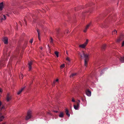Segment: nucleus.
<instances>
[{"mask_svg":"<svg viewBox=\"0 0 124 124\" xmlns=\"http://www.w3.org/2000/svg\"><path fill=\"white\" fill-rule=\"evenodd\" d=\"M78 54L81 59L85 58L84 65L86 67H87V62L89 59V55L85 54L83 51L79 53Z\"/></svg>","mask_w":124,"mask_h":124,"instance_id":"f257e3e1","label":"nucleus"},{"mask_svg":"<svg viewBox=\"0 0 124 124\" xmlns=\"http://www.w3.org/2000/svg\"><path fill=\"white\" fill-rule=\"evenodd\" d=\"M5 111V108L4 106L2 104V102L0 101V121H1L3 120V119L4 118V116H2V115H4V113L3 114L2 112Z\"/></svg>","mask_w":124,"mask_h":124,"instance_id":"f03ea898","label":"nucleus"},{"mask_svg":"<svg viewBox=\"0 0 124 124\" xmlns=\"http://www.w3.org/2000/svg\"><path fill=\"white\" fill-rule=\"evenodd\" d=\"M32 116L31 112L29 110L27 113V116H26L25 119L27 120L30 118Z\"/></svg>","mask_w":124,"mask_h":124,"instance_id":"7ed1b4c3","label":"nucleus"},{"mask_svg":"<svg viewBox=\"0 0 124 124\" xmlns=\"http://www.w3.org/2000/svg\"><path fill=\"white\" fill-rule=\"evenodd\" d=\"M124 34H121L120 36L116 40V42L117 43L119 42L121 40H122L124 38Z\"/></svg>","mask_w":124,"mask_h":124,"instance_id":"20e7f679","label":"nucleus"},{"mask_svg":"<svg viewBox=\"0 0 124 124\" xmlns=\"http://www.w3.org/2000/svg\"><path fill=\"white\" fill-rule=\"evenodd\" d=\"M108 23L105 22L102 23L101 25V27L102 28H107L108 26Z\"/></svg>","mask_w":124,"mask_h":124,"instance_id":"39448f33","label":"nucleus"},{"mask_svg":"<svg viewBox=\"0 0 124 124\" xmlns=\"http://www.w3.org/2000/svg\"><path fill=\"white\" fill-rule=\"evenodd\" d=\"M11 96L9 94H8L6 96V100L7 102L9 101L11 99Z\"/></svg>","mask_w":124,"mask_h":124,"instance_id":"423d86ee","label":"nucleus"},{"mask_svg":"<svg viewBox=\"0 0 124 124\" xmlns=\"http://www.w3.org/2000/svg\"><path fill=\"white\" fill-rule=\"evenodd\" d=\"M76 104L74 105V108L75 109L78 110L79 106L80 104L78 102H76Z\"/></svg>","mask_w":124,"mask_h":124,"instance_id":"0eeeda50","label":"nucleus"},{"mask_svg":"<svg viewBox=\"0 0 124 124\" xmlns=\"http://www.w3.org/2000/svg\"><path fill=\"white\" fill-rule=\"evenodd\" d=\"M3 41L5 44H7L8 43V39L7 37H4L3 39Z\"/></svg>","mask_w":124,"mask_h":124,"instance_id":"6e6552de","label":"nucleus"},{"mask_svg":"<svg viewBox=\"0 0 124 124\" xmlns=\"http://www.w3.org/2000/svg\"><path fill=\"white\" fill-rule=\"evenodd\" d=\"M86 94L89 96H90L91 95V92L89 90H87L86 91Z\"/></svg>","mask_w":124,"mask_h":124,"instance_id":"1a4fd4ad","label":"nucleus"},{"mask_svg":"<svg viewBox=\"0 0 124 124\" xmlns=\"http://www.w3.org/2000/svg\"><path fill=\"white\" fill-rule=\"evenodd\" d=\"M32 61H30L28 63V65L29 66V71H30L31 69V65L32 64Z\"/></svg>","mask_w":124,"mask_h":124,"instance_id":"9d476101","label":"nucleus"},{"mask_svg":"<svg viewBox=\"0 0 124 124\" xmlns=\"http://www.w3.org/2000/svg\"><path fill=\"white\" fill-rule=\"evenodd\" d=\"M91 25V23H90L87 24L86 26H85V30L84 31H86L87 30V29L89 28V27Z\"/></svg>","mask_w":124,"mask_h":124,"instance_id":"9b49d317","label":"nucleus"},{"mask_svg":"<svg viewBox=\"0 0 124 124\" xmlns=\"http://www.w3.org/2000/svg\"><path fill=\"white\" fill-rule=\"evenodd\" d=\"M25 87L23 88L21 90H20L17 93V94L18 95L24 89Z\"/></svg>","mask_w":124,"mask_h":124,"instance_id":"f8f14e48","label":"nucleus"},{"mask_svg":"<svg viewBox=\"0 0 124 124\" xmlns=\"http://www.w3.org/2000/svg\"><path fill=\"white\" fill-rule=\"evenodd\" d=\"M65 113L66 114V115L68 116L69 117L70 116V114H69V111L68 110L66 109L65 110Z\"/></svg>","mask_w":124,"mask_h":124,"instance_id":"ddd939ff","label":"nucleus"},{"mask_svg":"<svg viewBox=\"0 0 124 124\" xmlns=\"http://www.w3.org/2000/svg\"><path fill=\"white\" fill-rule=\"evenodd\" d=\"M79 47L83 48H84L86 46L84 44L79 45Z\"/></svg>","mask_w":124,"mask_h":124,"instance_id":"4468645a","label":"nucleus"},{"mask_svg":"<svg viewBox=\"0 0 124 124\" xmlns=\"http://www.w3.org/2000/svg\"><path fill=\"white\" fill-rule=\"evenodd\" d=\"M120 59L121 62H124V56L122 57H121Z\"/></svg>","mask_w":124,"mask_h":124,"instance_id":"2eb2a0df","label":"nucleus"},{"mask_svg":"<svg viewBox=\"0 0 124 124\" xmlns=\"http://www.w3.org/2000/svg\"><path fill=\"white\" fill-rule=\"evenodd\" d=\"M38 32V39H39V40H40V31H37Z\"/></svg>","mask_w":124,"mask_h":124,"instance_id":"dca6fc26","label":"nucleus"},{"mask_svg":"<svg viewBox=\"0 0 124 124\" xmlns=\"http://www.w3.org/2000/svg\"><path fill=\"white\" fill-rule=\"evenodd\" d=\"M59 116L61 117H63V112H61L59 115Z\"/></svg>","mask_w":124,"mask_h":124,"instance_id":"f3484780","label":"nucleus"},{"mask_svg":"<svg viewBox=\"0 0 124 124\" xmlns=\"http://www.w3.org/2000/svg\"><path fill=\"white\" fill-rule=\"evenodd\" d=\"M49 41L50 43L52 44L53 42V39L51 37H50V39L49 40Z\"/></svg>","mask_w":124,"mask_h":124,"instance_id":"a211bd4d","label":"nucleus"},{"mask_svg":"<svg viewBox=\"0 0 124 124\" xmlns=\"http://www.w3.org/2000/svg\"><path fill=\"white\" fill-rule=\"evenodd\" d=\"M88 41V39H86V41L84 43V44L86 46L87 44Z\"/></svg>","mask_w":124,"mask_h":124,"instance_id":"6ab92c4d","label":"nucleus"},{"mask_svg":"<svg viewBox=\"0 0 124 124\" xmlns=\"http://www.w3.org/2000/svg\"><path fill=\"white\" fill-rule=\"evenodd\" d=\"M3 61H0V65H1V66H4V64H3Z\"/></svg>","mask_w":124,"mask_h":124,"instance_id":"aec40b11","label":"nucleus"},{"mask_svg":"<svg viewBox=\"0 0 124 124\" xmlns=\"http://www.w3.org/2000/svg\"><path fill=\"white\" fill-rule=\"evenodd\" d=\"M106 45L105 44L103 45L102 47H101V48L102 49H104L106 48Z\"/></svg>","mask_w":124,"mask_h":124,"instance_id":"412c9836","label":"nucleus"},{"mask_svg":"<svg viewBox=\"0 0 124 124\" xmlns=\"http://www.w3.org/2000/svg\"><path fill=\"white\" fill-rule=\"evenodd\" d=\"M55 54L56 55L57 57H58L59 56V53L58 52H57V51H55Z\"/></svg>","mask_w":124,"mask_h":124,"instance_id":"4be33fe9","label":"nucleus"},{"mask_svg":"<svg viewBox=\"0 0 124 124\" xmlns=\"http://www.w3.org/2000/svg\"><path fill=\"white\" fill-rule=\"evenodd\" d=\"M76 73L72 74L70 75V77H73L75 76L76 75Z\"/></svg>","mask_w":124,"mask_h":124,"instance_id":"5701e85b","label":"nucleus"},{"mask_svg":"<svg viewBox=\"0 0 124 124\" xmlns=\"http://www.w3.org/2000/svg\"><path fill=\"white\" fill-rule=\"evenodd\" d=\"M19 77L20 78H21L22 79L23 77V75L22 74H20L19 75Z\"/></svg>","mask_w":124,"mask_h":124,"instance_id":"b1692460","label":"nucleus"},{"mask_svg":"<svg viewBox=\"0 0 124 124\" xmlns=\"http://www.w3.org/2000/svg\"><path fill=\"white\" fill-rule=\"evenodd\" d=\"M65 66V65L64 64H62L61 66V68H63Z\"/></svg>","mask_w":124,"mask_h":124,"instance_id":"393cba45","label":"nucleus"},{"mask_svg":"<svg viewBox=\"0 0 124 124\" xmlns=\"http://www.w3.org/2000/svg\"><path fill=\"white\" fill-rule=\"evenodd\" d=\"M55 81H54V82H53V83L52 84V85L53 86H54V85H55Z\"/></svg>","mask_w":124,"mask_h":124,"instance_id":"a878e982","label":"nucleus"},{"mask_svg":"<svg viewBox=\"0 0 124 124\" xmlns=\"http://www.w3.org/2000/svg\"><path fill=\"white\" fill-rule=\"evenodd\" d=\"M3 92V90L2 88L0 87V93H2Z\"/></svg>","mask_w":124,"mask_h":124,"instance_id":"bb28decb","label":"nucleus"},{"mask_svg":"<svg viewBox=\"0 0 124 124\" xmlns=\"http://www.w3.org/2000/svg\"><path fill=\"white\" fill-rule=\"evenodd\" d=\"M72 101L73 102H76L75 100H74V99L73 98H72Z\"/></svg>","mask_w":124,"mask_h":124,"instance_id":"cd10ccee","label":"nucleus"},{"mask_svg":"<svg viewBox=\"0 0 124 124\" xmlns=\"http://www.w3.org/2000/svg\"><path fill=\"white\" fill-rule=\"evenodd\" d=\"M117 33V31H116H116H112V34H113L114 33L116 34V33Z\"/></svg>","mask_w":124,"mask_h":124,"instance_id":"c85d7f7f","label":"nucleus"},{"mask_svg":"<svg viewBox=\"0 0 124 124\" xmlns=\"http://www.w3.org/2000/svg\"><path fill=\"white\" fill-rule=\"evenodd\" d=\"M66 60H67L69 62L70 61V59H69V58L68 57H67V58H66Z\"/></svg>","mask_w":124,"mask_h":124,"instance_id":"c756f323","label":"nucleus"},{"mask_svg":"<svg viewBox=\"0 0 124 124\" xmlns=\"http://www.w3.org/2000/svg\"><path fill=\"white\" fill-rule=\"evenodd\" d=\"M124 46V41H123L122 45V46L123 47Z\"/></svg>","mask_w":124,"mask_h":124,"instance_id":"7c9ffc66","label":"nucleus"},{"mask_svg":"<svg viewBox=\"0 0 124 124\" xmlns=\"http://www.w3.org/2000/svg\"><path fill=\"white\" fill-rule=\"evenodd\" d=\"M32 41H33V39H31L30 41V42L31 43H32Z\"/></svg>","mask_w":124,"mask_h":124,"instance_id":"2f4dec72","label":"nucleus"},{"mask_svg":"<svg viewBox=\"0 0 124 124\" xmlns=\"http://www.w3.org/2000/svg\"><path fill=\"white\" fill-rule=\"evenodd\" d=\"M24 22H25V24H26V25H27V22H26V20H24Z\"/></svg>","mask_w":124,"mask_h":124,"instance_id":"473e14b6","label":"nucleus"},{"mask_svg":"<svg viewBox=\"0 0 124 124\" xmlns=\"http://www.w3.org/2000/svg\"><path fill=\"white\" fill-rule=\"evenodd\" d=\"M47 114L50 115H51V114L50 112H48Z\"/></svg>","mask_w":124,"mask_h":124,"instance_id":"72a5a7b5","label":"nucleus"},{"mask_svg":"<svg viewBox=\"0 0 124 124\" xmlns=\"http://www.w3.org/2000/svg\"><path fill=\"white\" fill-rule=\"evenodd\" d=\"M58 79H57L55 81V82H58Z\"/></svg>","mask_w":124,"mask_h":124,"instance_id":"f704fd0d","label":"nucleus"},{"mask_svg":"<svg viewBox=\"0 0 124 124\" xmlns=\"http://www.w3.org/2000/svg\"><path fill=\"white\" fill-rule=\"evenodd\" d=\"M60 30V28H58V29L57 30V31H59V30Z\"/></svg>","mask_w":124,"mask_h":124,"instance_id":"c9c22d12","label":"nucleus"},{"mask_svg":"<svg viewBox=\"0 0 124 124\" xmlns=\"http://www.w3.org/2000/svg\"><path fill=\"white\" fill-rule=\"evenodd\" d=\"M53 111L54 112H56V113H57V112H58V111Z\"/></svg>","mask_w":124,"mask_h":124,"instance_id":"e433bc0d","label":"nucleus"},{"mask_svg":"<svg viewBox=\"0 0 124 124\" xmlns=\"http://www.w3.org/2000/svg\"><path fill=\"white\" fill-rule=\"evenodd\" d=\"M78 103H80V100H78Z\"/></svg>","mask_w":124,"mask_h":124,"instance_id":"4c0bfd02","label":"nucleus"},{"mask_svg":"<svg viewBox=\"0 0 124 124\" xmlns=\"http://www.w3.org/2000/svg\"><path fill=\"white\" fill-rule=\"evenodd\" d=\"M40 49L41 50H42L43 49V47H41L40 48Z\"/></svg>","mask_w":124,"mask_h":124,"instance_id":"58836bf2","label":"nucleus"},{"mask_svg":"<svg viewBox=\"0 0 124 124\" xmlns=\"http://www.w3.org/2000/svg\"><path fill=\"white\" fill-rule=\"evenodd\" d=\"M117 31V30H114V31Z\"/></svg>","mask_w":124,"mask_h":124,"instance_id":"ea45409f","label":"nucleus"},{"mask_svg":"<svg viewBox=\"0 0 124 124\" xmlns=\"http://www.w3.org/2000/svg\"><path fill=\"white\" fill-rule=\"evenodd\" d=\"M104 70L103 69L102 70V71H103Z\"/></svg>","mask_w":124,"mask_h":124,"instance_id":"a19ab883","label":"nucleus"},{"mask_svg":"<svg viewBox=\"0 0 124 124\" xmlns=\"http://www.w3.org/2000/svg\"><path fill=\"white\" fill-rule=\"evenodd\" d=\"M20 24L21 25V26H22V25H21V23L20 22Z\"/></svg>","mask_w":124,"mask_h":124,"instance_id":"79ce46f5","label":"nucleus"},{"mask_svg":"<svg viewBox=\"0 0 124 124\" xmlns=\"http://www.w3.org/2000/svg\"><path fill=\"white\" fill-rule=\"evenodd\" d=\"M5 124V123H2V124Z\"/></svg>","mask_w":124,"mask_h":124,"instance_id":"37998d69","label":"nucleus"},{"mask_svg":"<svg viewBox=\"0 0 124 124\" xmlns=\"http://www.w3.org/2000/svg\"><path fill=\"white\" fill-rule=\"evenodd\" d=\"M4 54H6L5 52V51H4Z\"/></svg>","mask_w":124,"mask_h":124,"instance_id":"c03bdc74","label":"nucleus"},{"mask_svg":"<svg viewBox=\"0 0 124 124\" xmlns=\"http://www.w3.org/2000/svg\"><path fill=\"white\" fill-rule=\"evenodd\" d=\"M37 31H39V30H37Z\"/></svg>","mask_w":124,"mask_h":124,"instance_id":"a18cd8bd","label":"nucleus"},{"mask_svg":"<svg viewBox=\"0 0 124 124\" xmlns=\"http://www.w3.org/2000/svg\"><path fill=\"white\" fill-rule=\"evenodd\" d=\"M9 64H8V66H9Z\"/></svg>","mask_w":124,"mask_h":124,"instance_id":"49530a36","label":"nucleus"},{"mask_svg":"<svg viewBox=\"0 0 124 124\" xmlns=\"http://www.w3.org/2000/svg\"><path fill=\"white\" fill-rule=\"evenodd\" d=\"M3 61L4 60V59H3Z\"/></svg>","mask_w":124,"mask_h":124,"instance_id":"de8ad7c7","label":"nucleus"},{"mask_svg":"<svg viewBox=\"0 0 124 124\" xmlns=\"http://www.w3.org/2000/svg\"><path fill=\"white\" fill-rule=\"evenodd\" d=\"M16 30H18V29H17Z\"/></svg>","mask_w":124,"mask_h":124,"instance_id":"09e8293b","label":"nucleus"}]
</instances>
